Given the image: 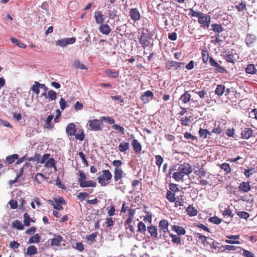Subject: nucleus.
<instances>
[{"label":"nucleus","mask_w":257,"mask_h":257,"mask_svg":"<svg viewBox=\"0 0 257 257\" xmlns=\"http://www.w3.org/2000/svg\"><path fill=\"white\" fill-rule=\"evenodd\" d=\"M192 171V167L187 163H184L180 165L177 169V171L173 174L172 177L177 181H179L183 179L185 175H188Z\"/></svg>","instance_id":"f257e3e1"},{"label":"nucleus","mask_w":257,"mask_h":257,"mask_svg":"<svg viewBox=\"0 0 257 257\" xmlns=\"http://www.w3.org/2000/svg\"><path fill=\"white\" fill-rule=\"evenodd\" d=\"M77 129L76 125L73 123H69L66 128V132L68 137H75L76 140L82 141L85 139L84 132L83 129H81L78 131V133L76 134Z\"/></svg>","instance_id":"f03ea898"},{"label":"nucleus","mask_w":257,"mask_h":257,"mask_svg":"<svg viewBox=\"0 0 257 257\" xmlns=\"http://www.w3.org/2000/svg\"><path fill=\"white\" fill-rule=\"evenodd\" d=\"M102 173L97 177V180L101 186H106L109 183L112 175L109 170H103Z\"/></svg>","instance_id":"7ed1b4c3"},{"label":"nucleus","mask_w":257,"mask_h":257,"mask_svg":"<svg viewBox=\"0 0 257 257\" xmlns=\"http://www.w3.org/2000/svg\"><path fill=\"white\" fill-rule=\"evenodd\" d=\"M78 174L79 177L78 181L80 187H95L96 186L97 184L95 182L92 180L86 181V176L81 171H79Z\"/></svg>","instance_id":"20e7f679"},{"label":"nucleus","mask_w":257,"mask_h":257,"mask_svg":"<svg viewBox=\"0 0 257 257\" xmlns=\"http://www.w3.org/2000/svg\"><path fill=\"white\" fill-rule=\"evenodd\" d=\"M195 174L198 176L199 179V183L202 185H207L209 184L208 181L206 180L203 179L202 177L207 176L209 178L211 174L207 172V171L202 167H201L198 170H196L194 172Z\"/></svg>","instance_id":"39448f33"},{"label":"nucleus","mask_w":257,"mask_h":257,"mask_svg":"<svg viewBox=\"0 0 257 257\" xmlns=\"http://www.w3.org/2000/svg\"><path fill=\"white\" fill-rule=\"evenodd\" d=\"M54 201L52 200H48L47 201L52 205L54 208L58 210H62L63 209V207L62 205H65L66 204V201L62 197H59L58 198H54Z\"/></svg>","instance_id":"423d86ee"},{"label":"nucleus","mask_w":257,"mask_h":257,"mask_svg":"<svg viewBox=\"0 0 257 257\" xmlns=\"http://www.w3.org/2000/svg\"><path fill=\"white\" fill-rule=\"evenodd\" d=\"M87 124L89 128L92 131H99L102 129L103 122L101 120L100 117L99 119H93L89 120Z\"/></svg>","instance_id":"0eeeda50"},{"label":"nucleus","mask_w":257,"mask_h":257,"mask_svg":"<svg viewBox=\"0 0 257 257\" xmlns=\"http://www.w3.org/2000/svg\"><path fill=\"white\" fill-rule=\"evenodd\" d=\"M151 39V36H150L146 33L142 32L139 38V43L145 49L147 47L153 45V44L151 43L150 41Z\"/></svg>","instance_id":"6e6552de"},{"label":"nucleus","mask_w":257,"mask_h":257,"mask_svg":"<svg viewBox=\"0 0 257 257\" xmlns=\"http://www.w3.org/2000/svg\"><path fill=\"white\" fill-rule=\"evenodd\" d=\"M198 23L203 27L208 28L211 22L210 16L201 13L198 18Z\"/></svg>","instance_id":"1a4fd4ad"},{"label":"nucleus","mask_w":257,"mask_h":257,"mask_svg":"<svg viewBox=\"0 0 257 257\" xmlns=\"http://www.w3.org/2000/svg\"><path fill=\"white\" fill-rule=\"evenodd\" d=\"M76 40L74 38L72 37L70 38H65L63 39L58 40L56 42V44L57 46L61 47H65L69 44H72L75 43Z\"/></svg>","instance_id":"9d476101"},{"label":"nucleus","mask_w":257,"mask_h":257,"mask_svg":"<svg viewBox=\"0 0 257 257\" xmlns=\"http://www.w3.org/2000/svg\"><path fill=\"white\" fill-rule=\"evenodd\" d=\"M169 222L166 219H162L158 225L159 232L161 233H167L169 232Z\"/></svg>","instance_id":"9b49d317"},{"label":"nucleus","mask_w":257,"mask_h":257,"mask_svg":"<svg viewBox=\"0 0 257 257\" xmlns=\"http://www.w3.org/2000/svg\"><path fill=\"white\" fill-rule=\"evenodd\" d=\"M256 37L255 35L250 34H248L246 35L245 38V42L246 45L249 47H252L253 44L255 43Z\"/></svg>","instance_id":"f8f14e48"},{"label":"nucleus","mask_w":257,"mask_h":257,"mask_svg":"<svg viewBox=\"0 0 257 257\" xmlns=\"http://www.w3.org/2000/svg\"><path fill=\"white\" fill-rule=\"evenodd\" d=\"M224 57L227 62L231 63L233 64H234L239 58L238 55L236 53L230 54V52L224 55Z\"/></svg>","instance_id":"ddd939ff"},{"label":"nucleus","mask_w":257,"mask_h":257,"mask_svg":"<svg viewBox=\"0 0 257 257\" xmlns=\"http://www.w3.org/2000/svg\"><path fill=\"white\" fill-rule=\"evenodd\" d=\"M55 238H51L49 240L50 241V244L51 246H59L62 241H64L63 238L60 235H55Z\"/></svg>","instance_id":"4468645a"},{"label":"nucleus","mask_w":257,"mask_h":257,"mask_svg":"<svg viewBox=\"0 0 257 257\" xmlns=\"http://www.w3.org/2000/svg\"><path fill=\"white\" fill-rule=\"evenodd\" d=\"M130 15L134 21H137L140 19L141 15L137 8L131 9L130 12Z\"/></svg>","instance_id":"2eb2a0df"},{"label":"nucleus","mask_w":257,"mask_h":257,"mask_svg":"<svg viewBox=\"0 0 257 257\" xmlns=\"http://www.w3.org/2000/svg\"><path fill=\"white\" fill-rule=\"evenodd\" d=\"M252 130L250 128H245L242 131L241 138L243 139H248L252 135Z\"/></svg>","instance_id":"dca6fc26"},{"label":"nucleus","mask_w":257,"mask_h":257,"mask_svg":"<svg viewBox=\"0 0 257 257\" xmlns=\"http://www.w3.org/2000/svg\"><path fill=\"white\" fill-rule=\"evenodd\" d=\"M239 235H230L226 236L227 238L229 239H226L225 241L229 244H240V242L238 240H233V239H238L239 238Z\"/></svg>","instance_id":"f3484780"},{"label":"nucleus","mask_w":257,"mask_h":257,"mask_svg":"<svg viewBox=\"0 0 257 257\" xmlns=\"http://www.w3.org/2000/svg\"><path fill=\"white\" fill-rule=\"evenodd\" d=\"M100 33L108 35L111 32V29L107 24H101L98 28Z\"/></svg>","instance_id":"a211bd4d"},{"label":"nucleus","mask_w":257,"mask_h":257,"mask_svg":"<svg viewBox=\"0 0 257 257\" xmlns=\"http://www.w3.org/2000/svg\"><path fill=\"white\" fill-rule=\"evenodd\" d=\"M132 145L136 154H139L142 151V145L136 139H134L132 142Z\"/></svg>","instance_id":"6ab92c4d"},{"label":"nucleus","mask_w":257,"mask_h":257,"mask_svg":"<svg viewBox=\"0 0 257 257\" xmlns=\"http://www.w3.org/2000/svg\"><path fill=\"white\" fill-rule=\"evenodd\" d=\"M94 18L96 23L98 24H102L104 22V18L102 12L97 11L95 13Z\"/></svg>","instance_id":"aec40b11"},{"label":"nucleus","mask_w":257,"mask_h":257,"mask_svg":"<svg viewBox=\"0 0 257 257\" xmlns=\"http://www.w3.org/2000/svg\"><path fill=\"white\" fill-rule=\"evenodd\" d=\"M212 42L215 44H219L221 42H222L224 41L225 37L223 36L222 34H220V33L216 34L214 37H212Z\"/></svg>","instance_id":"412c9836"},{"label":"nucleus","mask_w":257,"mask_h":257,"mask_svg":"<svg viewBox=\"0 0 257 257\" xmlns=\"http://www.w3.org/2000/svg\"><path fill=\"white\" fill-rule=\"evenodd\" d=\"M172 229L177 233L178 235H184L186 232L184 227L176 225H173Z\"/></svg>","instance_id":"4be33fe9"},{"label":"nucleus","mask_w":257,"mask_h":257,"mask_svg":"<svg viewBox=\"0 0 257 257\" xmlns=\"http://www.w3.org/2000/svg\"><path fill=\"white\" fill-rule=\"evenodd\" d=\"M223 124L219 123L218 125L215 124L214 128L211 133L217 135H220L224 132Z\"/></svg>","instance_id":"5701e85b"},{"label":"nucleus","mask_w":257,"mask_h":257,"mask_svg":"<svg viewBox=\"0 0 257 257\" xmlns=\"http://www.w3.org/2000/svg\"><path fill=\"white\" fill-rule=\"evenodd\" d=\"M123 171L122 169H115L114 171V180L115 182L118 181L123 177Z\"/></svg>","instance_id":"b1692460"},{"label":"nucleus","mask_w":257,"mask_h":257,"mask_svg":"<svg viewBox=\"0 0 257 257\" xmlns=\"http://www.w3.org/2000/svg\"><path fill=\"white\" fill-rule=\"evenodd\" d=\"M149 97H151V99L154 97V94L150 90H148L145 92L144 93L141 95V99L144 102H148L149 99L147 98Z\"/></svg>","instance_id":"393cba45"},{"label":"nucleus","mask_w":257,"mask_h":257,"mask_svg":"<svg viewBox=\"0 0 257 257\" xmlns=\"http://www.w3.org/2000/svg\"><path fill=\"white\" fill-rule=\"evenodd\" d=\"M147 229L152 237H154L155 238H157L158 230L156 226L154 225H151L148 227Z\"/></svg>","instance_id":"a878e982"},{"label":"nucleus","mask_w":257,"mask_h":257,"mask_svg":"<svg viewBox=\"0 0 257 257\" xmlns=\"http://www.w3.org/2000/svg\"><path fill=\"white\" fill-rule=\"evenodd\" d=\"M239 189L241 191L247 192L250 190L251 187L249 183L246 182L240 183L239 186Z\"/></svg>","instance_id":"bb28decb"},{"label":"nucleus","mask_w":257,"mask_h":257,"mask_svg":"<svg viewBox=\"0 0 257 257\" xmlns=\"http://www.w3.org/2000/svg\"><path fill=\"white\" fill-rule=\"evenodd\" d=\"M56 162L53 158H49L46 162L45 166L47 168H54L55 170L57 171V167L56 166Z\"/></svg>","instance_id":"cd10ccee"},{"label":"nucleus","mask_w":257,"mask_h":257,"mask_svg":"<svg viewBox=\"0 0 257 257\" xmlns=\"http://www.w3.org/2000/svg\"><path fill=\"white\" fill-rule=\"evenodd\" d=\"M191 96L187 91H186L183 94H182L180 98V100L184 103H188L191 100Z\"/></svg>","instance_id":"c85d7f7f"},{"label":"nucleus","mask_w":257,"mask_h":257,"mask_svg":"<svg viewBox=\"0 0 257 257\" xmlns=\"http://www.w3.org/2000/svg\"><path fill=\"white\" fill-rule=\"evenodd\" d=\"M225 89V87L224 85L222 84L217 85L215 90V93L218 96H221L224 93Z\"/></svg>","instance_id":"c756f323"},{"label":"nucleus","mask_w":257,"mask_h":257,"mask_svg":"<svg viewBox=\"0 0 257 257\" xmlns=\"http://www.w3.org/2000/svg\"><path fill=\"white\" fill-rule=\"evenodd\" d=\"M19 159V156L18 154H13L7 156L6 158V161L8 164H11L15 162L16 160Z\"/></svg>","instance_id":"7c9ffc66"},{"label":"nucleus","mask_w":257,"mask_h":257,"mask_svg":"<svg viewBox=\"0 0 257 257\" xmlns=\"http://www.w3.org/2000/svg\"><path fill=\"white\" fill-rule=\"evenodd\" d=\"M130 147V144L127 142H123L119 144L118 150L120 152L124 153Z\"/></svg>","instance_id":"2f4dec72"},{"label":"nucleus","mask_w":257,"mask_h":257,"mask_svg":"<svg viewBox=\"0 0 257 257\" xmlns=\"http://www.w3.org/2000/svg\"><path fill=\"white\" fill-rule=\"evenodd\" d=\"M37 248L35 246L31 245L27 248L26 254L29 255H34L37 253Z\"/></svg>","instance_id":"473e14b6"},{"label":"nucleus","mask_w":257,"mask_h":257,"mask_svg":"<svg viewBox=\"0 0 257 257\" xmlns=\"http://www.w3.org/2000/svg\"><path fill=\"white\" fill-rule=\"evenodd\" d=\"M170 236L172 238V241L173 243L176 244L177 245L181 244V239L179 235L170 233Z\"/></svg>","instance_id":"72a5a7b5"},{"label":"nucleus","mask_w":257,"mask_h":257,"mask_svg":"<svg viewBox=\"0 0 257 257\" xmlns=\"http://www.w3.org/2000/svg\"><path fill=\"white\" fill-rule=\"evenodd\" d=\"M212 30L216 33H220L223 30V28L221 25L217 24H212L211 25Z\"/></svg>","instance_id":"f704fd0d"},{"label":"nucleus","mask_w":257,"mask_h":257,"mask_svg":"<svg viewBox=\"0 0 257 257\" xmlns=\"http://www.w3.org/2000/svg\"><path fill=\"white\" fill-rule=\"evenodd\" d=\"M198 133L200 137L203 139L207 138L208 136H210L211 135V133L209 131L206 129H203L202 128L199 129Z\"/></svg>","instance_id":"c9c22d12"},{"label":"nucleus","mask_w":257,"mask_h":257,"mask_svg":"<svg viewBox=\"0 0 257 257\" xmlns=\"http://www.w3.org/2000/svg\"><path fill=\"white\" fill-rule=\"evenodd\" d=\"M11 42L13 43L19 47L20 48H26L27 46L24 43L21 42L20 40L18 39L15 38H11Z\"/></svg>","instance_id":"e433bc0d"},{"label":"nucleus","mask_w":257,"mask_h":257,"mask_svg":"<svg viewBox=\"0 0 257 257\" xmlns=\"http://www.w3.org/2000/svg\"><path fill=\"white\" fill-rule=\"evenodd\" d=\"M186 211L187 212V214L190 216H194L197 214V210H196L194 207L191 205H189L187 208Z\"/></svg>","instance_id":"4c0bfd02"},{"label":"nucleus","mask_w":257,"mask_h":257,"mask_svg":"<svg viewBox=\"0 0 257 257\" xmlns=\"http://www.w3.org/2000/svg\"><path fill=\"white\" fill-rule=\"evenodd\" d=\"M100 119L101 120H102V121L104 120L105 122L109 124L113 125L115 122V120L111 116H102L100 117Z\"/></svg>","instance_id":"58836bf2"},{"label":"nucleus","mask_w":257,"mask_h":257,"mask_svg":"<svg viewBox=\"0 0 257 257\" xmlns=\"http://www.w3.org/2000/svg\"><path fill=\"white\" fill-rule=\"evenodd\" d=\"M166 197L170 202H174L176 200L175 193L169 190L167 192Z\"/></svg>","instance_id":"ea45409f"},{"label":"nucleus","mask_w":257,"mask_h":257,"mask_svg":"<svg viewBox=\"0 0 257 257\" xmlns=\"http://www.w3.org/2000/svg\"><path fill=\"white\" fill-rule=\"evenodd\" d=\"M12 226L14 228H16L19 230H23L24 228V225L19 220L14 221L12 224Z\"/></svg>","instance_id":"a19ab883"},{"label":"nucleus","mask_w":257,"mask_h":257,"mask_svg":"<svg viewBox=\"0 0 257 257\" xmlns=\"http://www.w3.org/2000/svg\"><path fill=\"white\" fill-rule=\"evenodd\" d=\"M105 72L108 76L111 78H117L119 75L118 71H113L112 70L109 69L106 70Z\"/></svg>","instance_id":"79ce46f5"},{"label":"nucleus","mask_w":257,"mask_h":257,"mask_svg":"<svg viewBox=\"0 0 257 257\" xmlns=\"http://www.w3.org/2000/svg\"><path fill=\"white\" fill-rule=\"evenodd\" d=\"M41 237L38 234H34L33 236L30 237L29 240L30 243H38L40 242Z\"/></svg>","instance_id":"37998d69"},{"label":"nucleus","mask_w":257,"mask_h":257,"mask_svg":"<svg viewBox=\"0 0 257 257\" xmlns=\"http://www.w3.org/2000/svg\"><path fill=\"white\" fill-rule=\"evenodd\" d=\"M196 235L197 237H198L199 239L201 240V243L204 245L205 243H206V241H209V239L210 238L207 236L203 235L199 233H196Z\"/></svg>","instance_id":"c03bdc74"},{"label":"nucleus","mask_w":257,"mask_h":257,"mask_svg":"<svg viewBox=\"0 0 257 257\" xmlns=\"http://www.w3.org/2000/svg\"><path fill=\"white\" fill-rule=\"evenodd\" d=\"M33 221H34L30 218V215L27 213H25L24 214V223L25 226H30V222Z\"/></svg>","instance_id":"a18cd8bd"},{"label":"nucleus","mask_w":257,"mask_h":257,"mask_svg":"<svg viewBox=\"0 0 257 257\" xmlns=\"http://www.w3.org/2000/svg\"><path fill=\"white\" fill-rule=\"evenodd\" d=\"M215 67L214 72L216 73H227V71L223 67L220 65H213Z\"/></svg>","instance_id":"49530a36"},{"label":"nucleus","mask_w":257,"mask_h":257,"mask_svg":"<svg viewBox=\"0 0 257 257\" xmlns=\"http://www.w3.org/2000/svg\"><path fill=\"white\" fill-rule=\"evenodd\" d=\"M257 70L255 69L254 65H247L245 68V72L247 73L254 74H255Z\"/></svg>","instance_id":"de8ad7c7"},{"label":"nucleus","mask_w":257,"mask_h":257,"mask_svg":"<svg viewBox=\"0 0 257 257\" xmlns=\"http://www.w3.org/2000/svg\"><path fill=\"white\" fill-rule=\"evenodd\" d=\"M190 118H191L190 116H189L188 117L185 116L184 117H182L181 119H180L181 124L182 126H188L189 124V123L191 122Z\"/></svg>","instance_id":"09e8293b"},{"label":"nucleus","mask_w":257,"mask_h":257,"mask_svg":"<svg viewBox=\"0 0 257 257\" xmlns=\"http://www.w3.org/2000/svg\"><path fill=\"white\" fill-rule=\"evenodd\" d=\"M235 7L238 12H242L246 10V2L241 1L238 5H236Z\"/></svg>","instance_id":"8fccbe9b"},{"label":"nucleus","mask_w":257,"mask_h":257,"mask_svg":"<svg viewBox=\"0 0 257 257\" xmlns=\"http://www.w3.org/2000/svg\"><path fill=\"white\" fill-rule=\"evenodd\" d=\"M202 60L203 63H206L209 57V53L206 50H203L202 51Z\"/></svg>","instance_id":"3c124183"},{"label":"nucleus","mask_w":257,"mask_h":257,"mask_svg":"<svg viewBox=\"0 0 257 257\" xmlns=\"http://www.w3.org/2000/svg\"><path fill=\"white\" fill-rule=\"evenodd\" d=\"M220 168L223 170L227 174L230 173L231 168L230 165L228 163H224L220 165Z\"/></svg>","instance_id":"603ef678"},{"label":"nucleus","mask_w":257,"mask_h":257,"mask_svg":"<svg viewBox=\"0 0 257 257\" xmlns=\"http://www.w3.org/2000/svg\"><path fill=\"white\" fill-rule=\"evenodd\" d=\"M138 231L143 233H145L146 230V226L144 222H143L142 221L139 222L138 225Z\"/></svg>","instance_id":"864d4df0"},{"label":"nucleus","mask_w":257,"mask_h":257,"mask_svg":"<svg viewBox=\"0 0 257 257\" xmlns=\"http://www.w3.org/2000/svg\"><path fill=\"white\" fill-rule=\"evenodd\" d=\"M237 215L241 218L247 219L249 217V214L245 211H238L237 212Z\"/></svg>","instance_id":"5fc2aeb1"},{"label":"nucleus","mask_w":257,"mask_h":257,"mask_svg":"<svg viewBox=\"0 0 257 257\" xmlns=\"http://www.w3.org/2000/svg\"><path fill=\"white\" fill-rule=\"evenodd\" d=\"M208 220L209 222L215 224H219L222 221V219L217 216L211 217L209 218Z\"/></svg>","instance_id":"6e6d98bb"},{"label":"nucleus","mask_w":257,"mask_h":257,"mask_svg":"<svg viewBox=\"0 0 257 257\" xmlns=\"http://www.w3.org/2000/svg\"><path fill=\"white\" fill-rule=\"evenodd\" d=\"M48 97L51 100H54L57 98V94L55 91L53 90H50L48 92Z\"/></svg>","instance_id":"4d7b16f0"},{"label":"nucleus","mask_w":257,"mask_h":257,"mask_svg":"<svg viewBox=\"0 0 257 257\" xmlns=\"http://www.w3.org/2000/svg\"><path fill=\"white\" fill-rule=\"evenodd\" d=\"M106 209L107 210V214L110 217L115 215V209L114 206H109L107 207Z\"/></svg>","instance_id":"13d9d810"},{"label":"nucleus","mask_w":257,"mask_h":257,"mask_svg":"<svg viewBox=\"0 0 257 257\" xmlns=\"http://www.w3.org/2000/svg\"><path fill=\"white\" fill-rule=\"evenodd\" d=\"M53 118V115H50L47 117L46 120V123L47 124V126H46L47 128H51L53 126V125L51 123V121L52 120Z\"/></svg>","instance_id":"bf43d9fd"},{"label":"nucleus","mask_w":257,"mask_h":257,"mask_svg":"<svg viewBox=\"0 0 257 257\" xmlns=\"http://www.w3.org/2000/svg\"><path fill=\"white\" fill-rule=\"evenodd\" d=\"M98 232H93L86 236L87 240L90 241L91 242H94L95 241V238L97 237Z\"/></svg>","instance_id":"052dcab7"},{"label":"nucleus","mask_w":257,"mask_h":257,"mask_svg":"<svg viewBox=\"0 0 257 257\" xmlns=\"http://www.w3.org/2000/svg\"><path fill=\"white\" fill-rule=\"evenodd\" d=\"M155 159H156V164L158 166V167L160 168L161 165L162 164L163 162V158L161 155H156L155 156Z\"/></svg>","instance_id":"680f3d73"},{"label":"nucleus","mask_w":257,"mask_h":257,"mask_svg":"<svg viewBox=\"0 0 257 257\" xmlns=\"http://www.w3.org/2000/svg\"><path fill=\"white\" fill-rule=\"evenodd\" d=\"M122 164V162L120 160H114L112 163V165L115 168V169H121V166Z\"/></svg>","instance_id":"e2e57ef3"},{"label":"nucleus","mask_w":257,"mask_h":257,"mask_svg":"<svg viewBox=\"0 0 257 257\" xmlns=\"http://www.w3.org/2000/svg\"><path fill=\"white\" fill-rule=\"evenodd\" d=\"M111 127L112 128L119 131L121 134H124V129L122 126H120L118 124H114L113 125H112Z\"/></svg>","instance_id":"0e129e2a"},{"label":"nucleus","mask_w":257,"mask_h":257,"mask_svg":"<svg viewBox=\"0 0 257 257\" xmlns=\"http://www.w3.org/2000/svg\"><path fill=\"white\" fill-rule=\"evenodd\" d=\"M184 137L185 139L187 140H191L192 141H195L197 139L196 137L192 135L191 133L188 132H186L184 135Z\"/></svg>","instance_id":"69168bd1"},{"label":"nucleus","mask_w":257,"mask_h":257,"mask_svg":"<svg viewBox=\"0 0 257 257\" xmlns=\"http://www.w3.org/2000/svg\"><path fill=\"white\" fill-rule=\"evenodd\" d=\"M89 194L87 192H80L77 195V198L80 201H82Z\"/></svg>","instance_id":"338daca9"},{"label":"nucleus","mask_w":257,"mask_h":257,"mask_svg":"<svg viewBox=\"0 0 257 257\" xmlns=\"http://www.w3.org/2000/svg\"><path fill=\"white\" fill-rule=\"evenodd\" d=\"M243 251L242 255L244 257H254L252 252L245 249H242Z\"/></svg>","instance_id":"774afa93"}]
</instances>
